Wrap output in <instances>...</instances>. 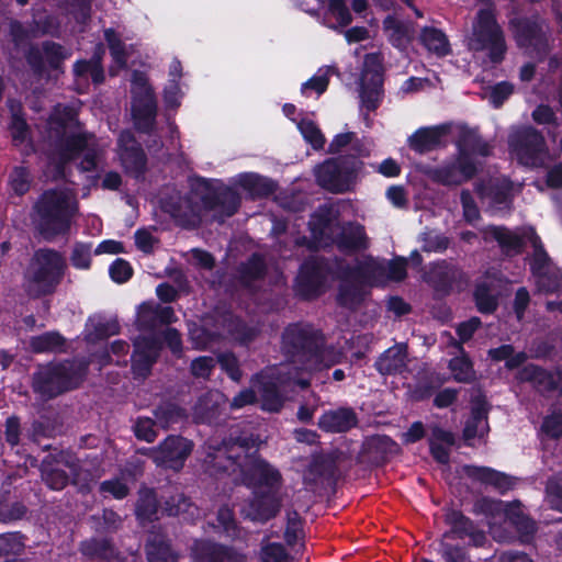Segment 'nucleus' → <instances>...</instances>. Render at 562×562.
Masks as SVG:
<instances>
[{
    "label": "nucleus",
    "instance_id": "obj_46",
    "mask_svg": "<svg viewBox=\"0 0 562 562\" xmlns=\"http://www.w3.org/2000/svg\"><path fill=\"white\" fill-rule=\"evenodd\" d=\"M32 37L50 36L53 38H60L61 36V22L58 16L45 13L35 16L31 22Z\"/></svg>",
    "mask_w": 562,
    "mask_h": 562
},
{
    "label": "nucleus",
    "instance_id": "obj_51",
    "mask_svg": "<svg viewBox=\"0 0 562 562\" xmlns=\"http://www.w3.org/2000/svg\"><path fill=\"white\" fill-rule=\"evenodd\" d=\"M336 72L334 66H324L306 82L302 85V93L307 95L311 90L315 91L317 95L322 94L328 86V78Z\"/></svg>",
    "mask_w": 562,
    "mask_h": 562
},
{
    "label": "nucleus",
    "instance_id": "obj_56",
    "mask_svg": "<svg viewBox=\"0 0 562 562\" xmlns=\"http://www.w3.org/2000/svg\"><path fill=\"white\" fill-rule=\"evenodd\" d=\"M297 128L300 130L304 139L310 143L313 148L319 149L324 146L325 137L313 121L306 119L301 120L297 123Z\"/></svg>",
    "mask_w": 562,
    "mask_h": 562
},
{
    "label": "nucleus",
    "instance_id": "obj_40",
    "mask_svg": "<svg viewBox=\"0 0 562 562\" xmlns=\"http://www.w3.org/2000/svg\"><path fill=\"white\" fill-rule=\"evenodd\" d=\"M88 147V136L85 133H75L66 136L59 145L61 164L57 166L58 173L64 172V164L72 161Z\"/></svg>",
    "mask_w": 562,
    "mask_h": 562
},
{
    "label": "nucleus",
    "instance_id": "obj_8",
    "mask_svg": "<svg viewBox=\"0 0 562 562\" xmlns=\"http://www.w3.org/2000/svg\"><path fill=\"white\" fill-rule=\"evenodd\" d=\"M459 156L453 162L430 168L428 176L443 186H458L469 180L476 171V156H487L490 146L473 131H465L459 140Z\"/></svg>",
    "mask_w": 562,
    "mask_h": 562
},
{
    "label": "nucleus",
    "instance_id": "obj_6",
    "mask_svg": "<svg viewBox=\"0 0 562 562\" xmlns=\"http://www.w3.org/2000/svg\"><path fill=\"white\" fill-rule=\"evenodd\" d=\"M89 372L86 359L49 361L36 367L31 387L43 400H53L74 391L83 383Z\"/></svg>",
    "mask_w": 562,
    "mask_h": 562
},
{
    "label": "nucleus",
    "instance_id": "obj_25",
    "mask_svg": "<svg viewBox=\"0 0 562 562\" xmlns=\"http://www.w3.org/2000/svg\"><path fill=\"white\" fill-rule=\"evenodd\" d=\"M512 190L513 184L505 177L490 179L487 184L482 183L476 187L482 201L487 203L494 212H502L509 207Z\"/></svg>",
    "mask_w": 562,
    "mask_h": 562
},
{
    "label": "nucleus",
    "instance_id": "obj_57",
    "mask_svg": "<svg viewBox=\"0 0 562 562\" xmlns=\"http://www.w3.org/2000/svg\"><path fill=\"white\" fill-rule=\"evenodd\" d=\"M328 14L337 22V24L329 25V27L334 30L342 29L352 21L349 9L345 4L344 0H329Z\"/></svg>",
    "mask_w": 562,
    "mask_h": 562
},
{
    "label": "nucleus",
    "instance_id": "obj_59",
    "mask_svg": "<svg viewBox=\"0 0 562 562\" xmlns=\"http://www.w3.org/2000/svg\"><path fill=\"white\" fill-rule=\"evenodd\" d=\"M162 342V346L170 350V352L176 357L180 358L183 352V344L180 331L175 327H167L164 329L158 336Z\"/></svg>",
    "mask_w": 562,
    "mask_h": 562
},
{
    "label": "nucleus",
    "instance_id": "obj_41",
    "mask_svg": "<svg viewBox=\"0 0 562 562\" xmlns=\"http://www.w3.org/2000/svg\"><path fill=\"white\" fill-rule=\"evenodd\" d=\"M157 424L167 429L175 424H179L188 417L186 408L172 401L160 402L153 411Z\"/></svg>",
    "mask_w": 562,
    "mask_h": 562
},
{
    "label": "nucleus",
    "instance_id": "obj_44",
    "mask_svg": "<svg viewBox=\"0 0 562 562\" xmlns=\"http://www.w3.org/2000/svg\"><path fill=\"white\" fill-rule=\"evenodd\" d=\"M372 143L368 138L359 139L352 132L338 134L329 144L330 153H338L347 146H351V149L359 156H368L370 154V147Z\"/></svg>",
    "mask_w": 562,
    "mask_h": 562
},
{
    "label": "nucleus",
    "instance_id": "obj_52",
    "mask_svg": "<svg viewBox=\"0 0 562 562\" xmlns=\"http://www.w3.org/2000/svg\"><path fill=\"white\" fill-rule=\"evenodd\" d=\"M25 548L24 536L21 532H5L0 535V558L20 555Z\"/></svg>",
    "mask_w": 562,
    "mask_h": 562
},
{
    "label": "nucleus",
    "instance_id": "obj_64",
    "mask_svg": "<svg viewBox=\"0 0 562 562\" xmlns=\"http://www.w3.org/2000/svg\"><path fill=\"white\" fill-rule=\"evenodd\" d=\"M546 497L552 508L562 513V477H555L548 482Z\"/></svg>",
    "mask_w": 562,
    "mask_h": 562
},
{
    "label": "nucleus",
    "instance_id": "obj_31",
    "mask_svg": "<svg viewBox=\"0 0 562 562\" xmlns=\"http://www.w3.org/2000/svg\"><path fill=\"white\" fill-rule=\"evenodd\" d=\"M519 379L531 382L540 392L559 391L562 393V372L549 373L529 364L519 372Z\"/></svg>",
    "mask_w": 562,
    "mask_h": 562
},
{
    "label": "nucleus",
    "instance_id": "obj_5",
    "mask_svg": "<svg viewBox=\"0 0 562 562\" xmlns=\"http://www.w3.org/2000/svg\"><path fill=\"white\" fill-rule=\"evenodd\" d=\"M281 484V474L277 469L258 457L248 459V487H251L254 495L248 518L265 522L278 514Z\"/></svg>",
    "mask_w": 562,
    "mask_h": 562
},
{
    "label": "nucleus",
    "instance_id": "obj_15",
    "mask_svg": "<svg viewBox=\"0 0 562 562\" xmlns=\"http://www.w3.org/2000/svg\"><path fill=\"white\" fill-rule=\"evenodd\" d=\"M195 193L199 194L203 210L213 212L214 218L221 223L233 216L240 206L238 192L218 180L201 178L198 181Z\"/></svg>",
    "mask_w": 562,
    "mask_h": 562
},
{
    "label": "nucleus",
    "instance_id": "obj_53",
    "mask_svg": "<svg viewBox=\"0 0 562 562\" xmlns=\"http://www.w3.org/2000/svg\"><path fill=\"white\" fill-rule=\"evenodd\" d=\"M159 325L156 303L143 302L137 311V326L140 330H154Z\"/></svg>",
    "mask_w": 562,
    "mask_h": 562
},
{
    "label": "nucleus",
    "instance_id": "obj_43",
    "mask_svg": "<svg viewBox=\"0 0 562 562\" xmlns=\"http://www.w3.org/2000/svg\"><path fill=\"white\" fill-rule=\"evenodd\" d=\"M383 27L392 45L397 48H405L412 41L413 32L408 23L387 16Z\"/></svg>",
    "mask_w": 562,
    "mask_h": 562
},
{
    "label": "nucleus",
    "instance_id": "obj_29",
    "mask_svg": "<svg viewBox=\"0 0 562 562\" xmlns=\"http://www.w3.org/2000/svg\"><path fill=\"white\" fill-rule=\"evenodd\" d=\"M358 423L351 408L340 407L325 412L318 419V427L326 432H345Z\"/></svg>",
    "mask_w": 562,
    "mask_h": 562
},
{
    "label": "nucleus",
    "instance_id": "obj_9",
    "mask_svg": "<svg viewBox=\"0 0 562 562\" xmlns=\"http://www.w3.org/2000/svg\"><path fill=\"white\" fill-rule=\"evenodd\" d=\"M204 470L216 479L238 473L240 483L246 484V437L224 439L218 445L209 443Z\"/></svg>",
    "mask_w": 562,
    "mask_h": 562
},
{
    "label": "nucleus",
    "instance_id": "obj_61",
    "mask_svg": "<svg viewBox=\"0 0 562 562\" xmlns=\"http://www.w3.org/2000/svg\"><path fill=\"white\" fill-rule=\"evenodd\" d=\"M99 492L103 495L109 494L115 499H124L130 494V487L121 479L114 477L102 481Z\"/></svg>",
    "mask_w": 562,
    "mask_h": 562
},
{
    "label": "nucleus",
    "instance_id": "obj_50",
    "mask_svg": "<svg viewBox=\"0 0 562 562\" xmlns=\"http://www.w3.org/2000/svg\"><path fill=\"white\" fill-rule=\"evenodd\" d=\"M92 244L76 241L70 254V263L75 269L89 270L92 265Z\"/></svg>",
    "mask_w": 562,
    "mask_h": 562
},
{
    "label": "nucleus",
    "instance_id": "obj_39",
    "mask_svg": "<svg viewBox=\"0 0 562 562\" xmlns=\"http://www.w3.org/2000/svg\"><path fill=\"white\" fill-rule=\"evenodd\" d=\"M462 471L467 476L477 482L490 484L499 491H506L513 485L510 477L490 468L464 465Z\"/></svg>",
    "mask_w": 562,
    "mask_h": 562
},
{
    "label": "nucleus",
    "instance_id": "obj_17",
    "mask_svg": "<svg viewBox=\"0 0 562 562\" xmlns=\"http://www.w3.org/2000/svg\"><path fill=\"white\" fill-rule=\"evenodd\" d=\"M193 450V442L180 435L167 436L150 452L151 460L161 468L180 471Z\"/></svg>",
    "mask_w": 562,
    "mask_h": 562
},
{
    "label": "nucleus",
    "instance_id": "obj_10",
    "mask_svg": "<svg viewBox=\"0 0 562 562\" xmlns=\"http://www.w3.org/2000/svg\"><path fill=\"white\" fill-rule=\"evenodd\" d=\"M337 209L334 205L325 204L312 216L310 228L315 240L327 244V240L336 241L339 248L344 250H355L367 247V240L363 227L360 225L349 224L339 229L336 236L335 220Z\"/></svg>",
    "mask_w": 562,
    "mask_h": 562
},
{
    "label": "nucleus",
    "instance_id": "obj_38",
    "mask_svg": "<svg viewBox=\"0 0 562 562\" xmlns=\"http://www.w3.org/2000/svg\"><path fill=\"white\" fill-rule=\"evenodd\" d=\"M7 106L11 112L9 131L15 146L23 144L30 133V126L24 116L23 106L20 101L9 98Z\"/></svg>",
    "mask_w": 562,
    "mask_h": 562
},
{
    "label": "nucleus",
    "instance_id": "obj_48",
    "mask_svg": "<svg viewBox=\"0 0 562 562\" xmlns=\"http://www.w3.org/2000/svg\"><path fill=\"white\" fill-rule=\"evenodd\" d=\"M44 58L52 70H59L64 61L70 56L61 44L54 41H44L42 43Z\"/></svg>",
    "mask_w": 562,
    "mask_h": 562
},
{
    "label": "nucleus",
    "instance_id": "obj_27",
    "mask_svg": "<svg viewBox=\"0 0 562 562\" xmlns=\"http://www.w3.org/2000/svg\"><path fill=\"white\" fill-rule=\"evenodd\" d=\"M148 562H179L180 554L164 532H151L145 544Z\"/></svg>",
    "mask_w": 562,
    "mask_h": 562
},
{
    "label": "nucleus",
    "instance_id": "obj_60",
    "mask_svg": "<svg viewBox=\"0 0 562 562\" xmlns=\"http://www.w3.org/2000/svg\"><path fill=\"white\" fill-rule=\"evenodd\" d=\"M133 267L123 258H116L109 268L110 278L117 284L127 282L133 277Z\"/></svg>",
    "mask_w": 562,
    "mask_h": 562
},
{
    "label": "nucleus",
    "instance_id": "obj_36",
    "mask_svg": "<svg viewBox=\"0 0 562 562\" xmlns=\"http://www.w3.org/2000/svg\"><path fill=\"white\" fill-rule=\"evenodd\" d=\"M429 431L428 440L431 456L439 463L447 464L450 449L454 443V436L437 425H430Z\"/></svg>",
    "mask_w": 562,
    "mask_h": 562
},
{
    "label": "nucleus",
    "instance_id": "obj_42",
    "mask_svg": "<svg viewBox=\"0 0 562 562\" xmlns=\"http://www.w3.org/2000/svg\"><path fill=\"white\" fill-rule=\"evenodd\" d=\"M66 347V338L56 330L33 336L30 339V348L35 353L61 352Z\"/></svg>",
    "mask_w": 562,
    "mask_h": 562
},
{
    "label": "nucleus",
    "instance_id": "obj_16",
    "mask_svg": "<svg viewBox=\"0 0 562 562\" xmlns=\"http://www.w3.org/2000/svg\"><path fill=\"white\" fill-rule=\"evenodd\" d=\"M361 167L362 162L359 160H352L347 166L345 160L333 159L317 166L315 176L323 188L334 192H342L350 187Z\"/></svg>",
    "mask_w": 562,
    "mask_h": 562
},
{
    "label": "nucleus",
    "instance_id": "obj_22",
    "mask_svg": "<svg viewBox=\"0 0 562 562\" xmlns=\"http://www.w3.org/2000/svg\"><path fill=\"white\" fill-rule=\"evenodd\" d=\"M515 37L521 47L535 50L537 55L544 54L548 49L547 30L548 26L539 20H519L512 21Z\"/></svg>",
    "mask_w": 562,
    "mask_h": 562
},
{
    "label": "nucleus",
    "instance_id": "obj_28",
    "mask_svg": "<svg viewBox=\"0 0 562 562\" xmlns=\"http://www.w3.org/2000/svg\"><path fill=\"white\" fill-rule=\"evenodd\" d=\"M446 521L451 527L443 538L456 537L463 539L469 537L474 546H482L485 541L483 531L477 530L473 524L458 510H449L446 514Z\"/></svg>",
    "mask_w": 562,
    "mask_h": 562
},
{
    "label": "nucleus",
    "instance_id": "obj_54",
    "mask_svg": "<svg viewBox=\"0 0 562 562\" xmlns=\"http://www.w3.org/2000/svg\"><path fill=\"white\" fill-rule=\"evenodd\" d=\"M456 274L457 270L452 266L442 261L432 266L428 279L436 286L446 288L450 281L454 279Z\"/></svg>",
    "mask_w": 562,
    "mask_h": 562
},
{
    "label": "nucleus",
    "instance_id": "obj_37",
    "mask_svg": "<svg viewBox=\"0 0 562 562\" xmlns=\"http://www.w3.org/2000/svg\"><path fill=\"white\" fill-rule=\"evenodd\" d=\"M407 366V349L403 344L389 348L376 361L375 367L382 374L402 373Z\"/></svg>",
    "mask_w": 562,
    "mask_h": 562
},
{
    "label": "nucleus",
    "instance_id": "obj_55",
    "mask_svg": "<svg viewBox=\"0 0 562 562\" xmlns=\"http://www.w3.org/2000/svg\"><path fill=\"white\" fill-rule=\"evenodd\" d=\"M274 183L257 173H248V196H267L274 191Z\"/></svg>",
    "mask_w": 562,
    "mask_h": 562
},
{
    "label": "nucleus",
    "instance_id": "obj_63",
    "mask_svg": "<svg viewBox=\"0 0 562 562\" xmlns=\"http://www.w3.org/2000/svg\"><path fill=\"white\" fill-rule=\"evenodd\" d=\"M216 520L227 537L236 538L238 536L239 530L235 520V515L233 509L228 506L225 505L218 508Z\"/></svg>",
    "mask_w": 562,
    "mask_h": 562
},
{
    "label": "nucleus",
    "instance_id": "obj_30",
    "mask_svg": "<svg viewBox=\"0 0 562 562\" xmlns=\"http://www.w3.org/2000/svg\"><path fill=\"white\" fill-rule=\"evenodd\" d=\"M79 552L89 560L112 562L117 557V550L109 538L91 537L79 543Z\"/></svg>",
    "mask_w": 562,
    "mask_h": 562
},
{
    "label": "nucleus",
    "instance_id": "obj_1",
    "mask_svg": "<svg viewBox=\"0 0 562 562\" xmlns=\"http://www.w3.org/2000/svg\"><path fill=\"white\" fill-rule=\"evenodd\" d=\"M322 347L323 338L310 325H290L282 337V348L289 360L252 381L248 404L259 395L263 409L278 412L296 386H308L312 370L335 362V359L327 358V351Z\"/></svg>",
    "mask_w": 562,
    "mask_h": 562
},
{
    "label": "nucleus",
    "instance_id": "obj_14",
    "mask_svg": "<svg viewBox=\"0 0 562 562\" xmlns=\"http://www.w3.org/2000/svg\"><path fill=\"white\" fill-rule=\"evenodd\" d=\"M138 497L135 504V516L140 524L158 520V513L161 508L167 516H180L191 513L193 504L182 493L169 496L160 504L155 488L142 485L138 490Z\"/></svg>",
    "mask_w": 562,
    "mask_h": 562
},
{
    "label": "nucleus",
    "instance_id": "obj_13",
    "mask_svg": "<svg viewBox=\"0 0 562 562\" xmlns=\"http://www.w3.org/2000/svg\"><path fill=\"white\" fill-rule=\"evenodd\" d=\"M508 147L512 157L527 167H543L551 159L543 135L532 126L512 127Z\"/></svg>",
    "mask_w": 562,
    "mask_h": 562
},
{
    "label": "nucleus",
    "instance_id": "obj_2",
    "mask_svg": "<svg viewBox=\"0 0 562 562\" xmlns=\"http://www.w3.org/2000/svg\"><path fill=\"white\" fill-rule=\"evenodd\" d=\"M405 277L406 261L403 258L386 262L362 257L355 266L344 271L338 302L352 308L364 299L368 286L379 285L389 280L401 281Z\"/></svg>",
    "mask_w": 562,
    "mask_h": 562
},
{
    "label": "nucleus",
    "instance_id": "obj_47",
    "mask_svg": "<svg viewBox=\"0 0 562 562\" xmlns=\"http://www.w3.org/2000/svg\"><path fill=\"white\" fill-rule=\"evenodd\" d=\"M42 480L49 490L61 491L70 483L69 474L59 468L43 462L41 467Z\"/></svg>",
    "mask_w": 562,
    "mask_h": 562
},
{
    "label": "nucleus",
    "instance_id": "obj_33",
    "mask_svg": "<svg viewBox=\"0 0 562 562\" xmlns=\"http://www.w3.org/2000/svg\"><path fill=\"white\" fill-rule=\"evenodd\" d=\"M448 130L447 125L422 127L409 137V146L420 154L430 151L441 145Z\"/></svg>",
    "mask_w": 562,
    "mask_h": 562
},
{
    "label": "nucleus",
    "instance_id": "obj_45",
    "mask_svg": "<svg viewBox=\"0 0 562 562\" xmlns=\"http://www.w3.org/2000/svg\"><path fill=\"white\" fill-rule=\"evenodd\" d=\"M189 337L195 349L203 350L218 344L224 338V333L217 327L210 328L207 324H203L190 328Z\"/></svg>",
    "mask_w": 562,
    "mask_h": 562
},
{
    "label": "nucleus",
    "instance_id": "obj_12",
    "mask_svg": "<svg viewBox=\"0 0 562 562\" xmlns=\"http://www.w3.org/2000/svg\"><path fill=\"white\" fill-rule=\"evenodd\" d=\"M481 509L488 517L491 535L497 541L509 539L506 528H503L502 524L515 527L524 542H527L536 530L535 522L524 515L518 502L508 504L502 501L483 499Z\"/></svg>",
    "mask_w": 562,
    "mask_h": 562
},
{
    "label": "nucleus",
    "instance_id": "obj_62",
    "mask_svg": "<svg viewBox=\"0 0 562 562\" xmlns=\"http://www.w3.org/2000/svg\"><path fill=\"white\" fill-rule=\"evenodd\" d=\"M261 562H286L290 558L285 548L281 543L267 542L259 553Z\"/></svg>",
    "mask_w": 562,
    "mask_h": 562
},
{
    "label": "nucleus",
    "instance_id": "obj_32",
    "mask_svg": "<svg viewBox=\"0 0 562 562\" xmlns=\"http://www.w3.org/2000/svg\"><path fill=\"white\" fill-rule=\"evenodd\" d=\"M34 183V176L30 167L24 165L13 166L7 179L8 199H22L32 189Z\"/></svg>",
    "mask_w": 562,
    "mask_h": 562
},
{
    "label": "nucleus",
    "instance_id": "obj_11",
    "mask_svg": "<svg viewBox=\"0 0 562 562\" xmlns=\"http://www.w3.org/2000/svg\"><path fill=\"white\" fill-rule=\"evenodd\" d=\"M467 47L475 53H485L491 63H501L506 53L503 31L491 9H482L475 15L465 37Z\"/></svg>",
    "mask_w": 562,
    "mask_h": 562
},
{
    "label": "nucleus",
    "instance_id": "obj_26",
    "mask_svg": "<svg viewBox=\"0 0 562 562\" xmlns=\"http://www.w3.org/2000/svg\"><path fill=\"white\" fill-rule=\"evenodd\" d=\"M191 557L193 562H240L239 555L232 547L209 539L194 541Z\"/></svg>",
    "mask_w": 562,
    "mask_h": 562
},
{
    "label": "nucleus",
    "instance_id": "obj_49",
    "mask_svg": "<svg viewBox=\"0 0 562 562\" xmlns=\"http://www.w3.org/2000/svg\"><path fill=\"white\" fill-rule=\"evenodd\" d=\"M476 306L482 313H492L496 308V290L494 284L481 282L474 293Z\"/></svg>",
    "mask_w": 562,
    "mask_h": 562
},
{
    "label": "nucleus",
    "instance_id": "obj_7",
    "mask_svg": "<svg viewBox=\"0 0 562 562\" xmlns=\"http://www.w3.org/2000/svg\"><path fill=\"white\" fill-rule=\"evenodd\" d=\"M68 269L66 257L52 247H40L33 251L24 272L25 291L33 299L56 293Z\"/></svg>",
    "mask_w": 562,
    "mask_h": 562
},
{
    "label": "nucleus",
    "instance_id": "obj_19",
    "mask_svg": "<svg viewBox=\"0 0 562 562\" xmlns=\"http://www.w3.org/2000/svg\"><path fill=\"white\" fill-rule=\"evenodd\" d=\"M119 157L126 175L142 180L147 171V155L131 131H122L119 139Z\"/></svg>",
    "mask_w": 562,
    "mask_h": 562
},
{
    "label": "nucleus",
    "instance_id": "obj_21",
    "mask_svg": "<svg viewBox=\"0 0 562 562\" xmlns=\"http://www.w3.org/2000/svg\"><path fill=\"white\" fill-rule=\"evenodd\" d=\"M162 342L158 336H143L134 341L131 356V368L135 378L146 379L150 375L154 364L158 361Z\"/></svg>",
    "mask_w": 562,
    "mask_h": 562
},
{
    "label": "nucleus",
    "instance_id": "obj_18",
    "mask_svg": "<svg viewBox=\"0 0 562 562\" xmlns=\"http://www.w3.org/2000/svg\"><path fill=\"white\" fill-rule=\"evenodd\" d=\"M382 66L376 54H369L364 58L363 70L360 78L359 97L362 105L373 111L378 108L382 93Z\"/></svg>",
    "mask_w": 562,
    "mask_h": 562
},
{
    "label": "nucleus",
    "instance_id": "obj_23",
    "mask_svg": "<svg viewBox=\"0 0 562 562\" xmlns=\"http://www.w3.org/2000/svg\"><path fill=\"white\" fill-rule=\"evenodd\" d=\"M132 117L135 128L144 134H151L157 117V100L153 88L134 93L132 102Z\"/></svg>",
    "mask_w": 562,
    "mask_h": 562
},
{
    "label": "nucleus",
    "instance_id": "obj_35",
    "mask_svg": "<svg viewBox=\"0 0 562 562\" xmlns=\"http://www.w3.org/2000/svg\"><path fill=\"white\" fill-rule=\"evenodd\" d=\"M419 42L426 50L437 57H445L451 53V45L446 33L434 26H425L420 30Z\"/></svg>",
    "mask_w": 562,
    "mask_h": 562
},
{
    "label": "nucleus",
    "instance_id": "obj_34",
    "mask_svg": "<svg viewBox=\"0 0 562 562\" xmlns=\"http://www.w3.org/2000/svg\"><path fill=\"white\" fill-rule=\"evenodd\" d=\"M488 432L487 407L485 401L479 400L472 406L471 417L468 419L463 436L470 443L474 445L475 439H483Z\"/></svg>",
    "mask_w": 562,
    "mask_h": 562
},
{
    "label": "nucleus",
    "instance_id": "obj_20",
    "mask_svg": "<svg viewBox=\"0 0 562 562\" xmlns=\"http://www.w3.org/2000/svg\"><path fill=\"white\" fill-rule=\"evenodd\" d=\"M328 270L318 259H311L303 263L295 282V291L305 299L316 297L328 286Z\"/></svg>",
    "mask_w": 562,
    "mask_h": 562
},
{
    "label": "nucleus",
    "instance_id": "obj_58",
    "mask_svg": "<svg viewBox=\"0 0 562 562\" xmlns=\"http://www.w3.org/2000/svg\"><path fill=\"white\" fill-rule=\"evenodd\" d=\"M449 367L458 382H470L474 379L472 364L464 356L451 359Z\"/></svg>",
    "mask_w": 562,
    "mask_h": 562
},
{
    "label": "nucleus",
    "instance_id": "obj_3",
    "mask_svg": "<svg viewBox=\"0 0 562 562\" xmlns=\"http://www.w3.org/2000/svg\"><path fill=\"white\" fill-rule=\"evenodd\" d=\"M78 213V203L61 187L45 189L32 205V222L36 233L47 243L70 234Z\"/></svg>",
    "mask_w": 562,
    "mask_h": 562
},
{
    "label": "nucleus",
    "instance_id": "obj_24",
    "mask_svg": "<svg viewBox=\"0 0 562 562\" xmlns=\"http://www.w3.org/2000/svg\"><path fill=\"white\" fill-rule=\"evenodd\" d=\"M162 212L169 214L178 226L195 228L201 223L202 203L194 202L191 196L169 198L161 202Z\"/></svg>",
    "mask_w": 562,
    "mask_h": 562
},
{
    "label": "nucleus",
    "instance_id": "obj_4",
    "mask_svg": "<svg viewBox=\"0 0 562 562\" xmlns=\"http://www.w3.org/2000/svg\"><path fill=\"white\" fill-rule=\"evenodd\" d=\"M485 238L495 239L507 255L517 254L522 245L530 244L533 248L531 269L537 278L536 282L539 291L549 293L560 286L559 273L551 272L550 258L532 227H524L513 232L505 227L490 226L485 231Z\"/></svg>",
    "mask_w": 562,
    "mask_h": 562
}]
</instances>
